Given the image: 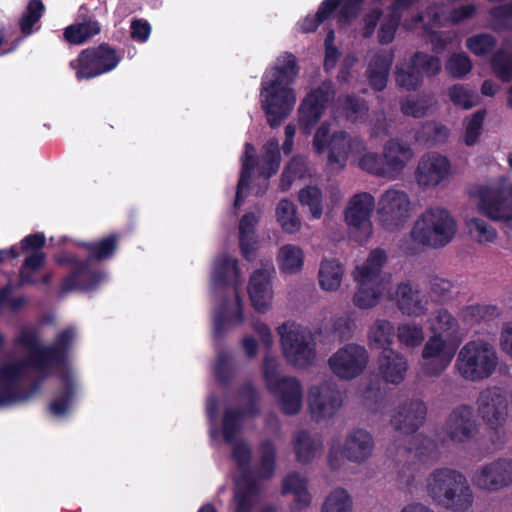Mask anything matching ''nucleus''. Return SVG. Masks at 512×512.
Instances as JSON below:
<instances>
[{
    "instance_id": "1",
    "label": "nucleus",
    "mask_w": 512,
    "mask_h": 512,
    "mask_svg": "<svg viewBox=\"0 0 512 512\" xmlns=\"http://www.w3.org/2000/svg\"><path fill=\"white\" fill-rule=\"evenodd\" d=\"M39 337L38 328L25 326L20 330L16 344L29 351L30 365L40 373L46 375L52 368H64L58 374L61 390L48 407L53 416L62 417L70 411L77 395V384L68 368V355L75 334L70 328L64 329L57 334L54 342L49 346L41 345Z\"/></svg>"
},
{
    "instance_id": "2",
    "label": "nucleus",
    "mask_w": 512,
    "mask_h": 512,
    "mask_svg": "<svg viewBox=\"0 0 512 512\" xmlns=\"http://www.w3.org/2000/svg\"><path fill=\"white\" fill-rule=\"evenodd\" d=\"M299 74L297 58L290 52L278 56L271 72L261 82L262 109L267 123L276 128L290 115L296 94L292 87Z\"/></svg>"
},
{
    "instance_id": "3",
    "label": "nucleus",
    "mask_w": 512,
    "mask_h": 512,
    "mask_svg": "<svg viewBox=\"0 0 512 512\" xmlns=\"http://www.w3.org/2000/svg\"><path fill=\"white\" fill-rule=\"evenodd\" d=\"M427 487L433 500L447 509L464 512L472 505V490L465 476L456 470L437 469L428 479Z\"/></svg>"
},
{
    "instance_id": "4",
    "label": "nucleus",
    "mask_w": 512,
    "mask_h": 512,
    "mask_svg": "<svg viewBox=\"0 0 512 512\" xmlns=\"http://www.w3.org/2000/svg\"><path fill=\"white\" fill-rule=\"evenodd\" d=\"M260 461L257 478L237 480L233 493V512H254L261 496V480H270L276 469V447L266 439L259 444Z\"/></svg>"
},
{
    "instance_id": "5",
    "label": "nucleus",
    "mask_w": 512,
    "mask_h": 512,
    "mask_svg": "<svg viewBox=\"0 0 512 512\" xmlns=\"http://www.w3.org/2000/svg\"><path fill=\"white\" fill-rule=\"evenodd\" d=\"M499 357L495 347L484 340H471L460 349L455 367L462 378L480 382L497 370Z\"/></svg>"
},
{
    "instance_id": "6",
    "label": "nucleus",
    "mask_w": 512,
    "mask_h": 512,
    "mask_svg": "<svg viewBox=\"0 0 512 512\" xmlns=\"http://www.w3.org/2000/svg\"><path fill=\"white\" fill-rule=\"evenodd\" d=\"M456 224L450 213L443 208L426 209L414 223L410 236L422 246L442 248L454 237Z\"/></svg>"
},
{
    "instance_id": "7",
    "label": "nucleus",
    "mask_w": 512,
    "mask_h": 512,
    "mask_svg": "<svg viewBox=\"0 0 512 512\" xmlns=\"http://www.w3.org/2000/svg\"><path fill=\"white\" fill-rule=\"evenodd\" d=\"M386 261V252L377 248L369 253L362 266L356 267L354 279L358 283V291L354 295L353 302L358 308L367 309L378 303L384 290L381 272Z\"/></svg>"
},
{
    "instance_id": "8",
    "label": "nucleus",
    "mask_w": 512,
    "mask_h": 512,
    "mask_svg": "<svg viewBox=\"0 0 512 512\" xmlns=\"http://www.w3.org/2000/svg\"><path fill=\"white\" fill-rule=\"evenodd\" d=\"M55 263L59 266H70V272L61 279L58 294L64 297L67 294L79 291L92 292L105 281L104 271L94 267H88V260L80 259L77 255L62 252L55 256Z\"/></svg>"
},
{
    "instance_id": "9",
    "label": "nucleus",
    "mask_w": 512,
    "mask_h": 512,
    "mask_svg": "<svg viewBox=\"0 0 512 512\" xmlns=\"http://www.w3.org/2000/svg\"><path fill=\"white\" fill-rule=\"evenodd\" d=\"M280 342L288 363L298 368L311 366L317 356L316 341L311 331L293 321L277 328Z\"/></svg>"
},
{
    "instance_id": "10",
    "label": "nucleus",
    "mask_w": 512,
    "mask_h": 512,
    "mask_svg": "<svg viewBox=\"0 0 512 512\" xmlns=\"http://www.w3.org/2000/svg\"><path fill=\"white\" fill-rule=\"evenodd\" d=\"M123 59V51L103 42L97 46L83 49L70 67L75 70L78 81L90 80L113 71Z\"/></svg>"
},
{
    "instance_id": "11",
    "label": "nucleus",
    "mask_w": 512,
    "mask_h": 512,
    "mask_svg": "<svg viewBox=\"0 0 512 512\" xmlns=\"http://www.w3.org/2000/svg\"><path fill=\"white\" fill-rule=\"evenodd\" d=\"M335 94L334 84L330 80L323 81L305 94L297 109L298 127L302 135L308 136L312 133L334 101Z\"/></svg>"
},
{
    "instance_id": "12",
    "label": "nucleus",
    "mask_w": 512,
    "mask_h": 512,
    "mask_svg": "<svg viewBox=\"0 0 512 512\" xmlns=\"http://www.w3.org/2000/svg\"><path fill=\"white\" fill-rule=\"evenodd\" d=\"M479 199V211L493 221L512 220V184L504 180L490 185H478L472 193Z\"/></svg>"
},
{
    "instance_id": "13",
    "label": "nucleus",
    "mask_w": 512,
    "mask_h": 512,
    "mask_svg": "<svg viewBox=\"0 0 512 512\" xmlns=\"http://www.w3.org/2000/svg\"><path fill=\"white\" fill-rule=\"evenodd\" d=\"M28 366H31L29 357L0 365V405L25 401L39 390L38 381L29 390L22 389L20 385Z\"/></svg>"
},
{
    "instance_id": "14",
    "label": "nucleus",
    "mask_w": 512,
    "mask_h": 512,
    "mask_svg": "<svg viewBox=\"0 0 512 512\" xmlns=\"http://www.w3.org/2000/svg\"><path fill=\"white\" fill-rule=\"evenodd\" d=\"M477 405L483 420L497 436V441L491 439L492 443L497 447L502 446L505 440L500 435L499 428L504 425L508 415V403L505 391L497 386L488 387L480 392Z\"/></svg>"
},
{
    "instance_id": "15",
    "label": "nucleus",
    "mask_w": 512,
    "mask_h": 512,
    "mask_svg": "<svg viewBox=\"0 0 512 512\" xmlns=\"http://www.w3.org/2000/svg\"><path fill=\"white\" fill-rule=\"evenodd\" d=\"M364 0H323L315 15H307L300 23L301 31L312 33L328 20L339 8L337 22L339 24L351 23L359 14Z\"/></svg>"
},
{
    "instance_id": "16",
    "label": "nucleus",
    "mask_w": 512,
    "mask_h": 512,
    "mask_svg": "<svg viewBox=\"0 0 512 512\" xmlns=\"http://www.w3.org/2000/svg\"><path fill=\"white\" fill-rule=\"evenodd\" d=\"M368 363L367 350L357 344H347L328 360L331 371L340 379L350 380L359 376Z\"/></svg>"
},
{
    "instance_id": "17",
    "label": "nucleus",
    "mask_w": 512,
    "mask_h": 512,
    "mask_svg": "<svg viewBox=\"0 0 512 512\" xmlns=\"http://www.w3.org/2000/svg\"><path fill=\"white\" fill-rule=\"evenodd\" d=\"M456 347L435 334L428 339L422 350L423 372L428 376H439L452 362Z\"/></svg>"
},
{
    "instance_id": "18",
    "label": "nucleus",
    "mask_w": 512,
    "mask_h": 512,
    "mask_svg": "<svg viewBox=\"0 0 512 512\" xmlns=\"http://www.w3.org/2000/svg\"><path fill=\"white\" fill-rule=\"evenodd\" d=\"M308 404L317 421L330 418L342 404L341 393L335 384L324 382L309 389Z\"/></svg>"
},
{
    "instance_id": "19",
    "label": "nucleus",
    "mask_w": 512,
    "mask_h": 512,
    "mask_svg": "<svg viewBox=\"0 0 512 512\" xmlns=\"http://www.w3.org/2000/svg\"><path fill=\"white\" fill-rule=\"evenodd\" d=\"M474 483L487 491L509 486L512 483V459L498 458L482 466L474 475Z\"/></svg>"
},
{
    "instance_id": "20",
    "label": "nucleus",
    "mask_w": 512,
    "mask_h": 512,
    "mask_svg": "<svg viewBox=\"0 0 512 512\" xmlns=\"http://www.w3.org/2000/svg\"><path fill=\"white\" fill-rule=\"evenodd\" d=\"M411 202L406 192L397 189H388L378 202V214L383 222L398 226L410 216Z\"/></svg>"
},
{
    "instance_id": "21",
    "label": "nucleus",
    "mask_w": 512,
    "mask_h": 512,
    "mask_svg": "<svg viewBox=\"0 0 512 512\" xmlns=\"http://www.w3.org/2000/svg\"><path fill=\"white\" fill-rule=\"evenodd\" d=\"M445 431L448 437L459 443L470 441L478 432L474 409L469 405H460L449 414Z\"/></svg>"
},
{
    "instance_id": "22",
    "label": "nucleus",
    "mask_w": 512,
    "mask_h": 512,
    "mask_svg": "<svg viewBox=\"0 0 512 512\" xmlns=\"http://www.w3.org/2000/svg\"><path fill=\"white\" fill-rule=\"evenodd\" d=\"M267 389L276 398L285 415H295L300 411L303 391L297 378L281 377L277 381L270 382Z\"/></svg>"
},
{
    "instance_id": "23",
    "label": "nucleus",
    "mask_w": 512,
    "mask_h": 512,
    "mask_svg": "<svg viewBox=\"0 0 512 512\" xmlns=\"http://www.w3.org/2000/svg\"><path fill=\"white\" fill-rule=\"evenodd\" d=\"M46 244V237L43 232H36L25 236L20 241V254L25 253L26 257L20 267L21 282L33 283L32 279L25 273L26 268L30 270H40L46 262V253L43 248Z\"/></svg>"
},
{
    "instance_id": "24",
    "label": "nucleus",
    "mask_w": 512,
    "mask_h": 512,
    "mask_svg": "<svg viewBox=\"0 0 512 512\" xmlns=\"http://www.w3.org/2000/svg\"><path fill=\"white\" fill-rule=\"evenodd\" d=\"M274 272L273 267L261 268L255 270L250 276L247 291L253 308L259 313H265L271 305L273 298L271 278Z\"/></svg>"
},
{
    "instance_id": "25",
    "label": "nucleus",
    "mask_w": 512,
    "mask_h": 512,
    "mask_svg": "<svg viewBox=\"0 0 512 512\" xmlns=\"http://www.w3.org/2000/svg\"><path fill=\"white\" fill-rule=\"evenodd\" d=\"M374 205V197L363 192L351 198L345 211V220L348 226L362 230L364 238H368L371 234L370 216Z\"/></svg>"
},
{
    "instance_id": "26",
    "label": "nucleus",
    "mask_w": 512,
    "mask_h": 512,
    "mask_svg": "<svg viewBox=\"0 0 512 512\" xmlns=\"http://www.w3.org/2000/svg\"><path fill=\"white\" fill-rule=\"evenodd\" d=\"M427 414L425 403L419 399L410 400L399 406L392 416L391 424L396 431L403 434H414L424 423Z\"/></svg>"
},
{
    "instance_id": "27",
    "label": "nucleus",
    "mask_w": 512,
    "mask_h": 512,
    "mask_svg": "<svg viewBox=\"0 0 512 512\" xmlns=\"http://www.w3.org/2000/svg\"><path fill=\"white\" fill-rule=\"evenodd\" d=\"M450 172L447 157L439 154L424 155L416 169V179L420 186L433 187L442 182Z\"/></svg>"
},
{
    "instance_id": "28",
    "label": "nucleus",
    "mask_w": 512,
    "mask_h": 512,
    "mask_svg": "<svg viewBox=\"0 0 512 512\" xmlns=\"http://www.w3.org/2000/svg\"><path fill=\"white\" fill-rule=\"evenodd\" d=\"M121 235L110 233L94 241H73V244L87 252L88 267L93 262H105L111 260L119 249Z\"/></svg>"
},
{
    "instance_id": "29",
    "label": "nucleus",
    "mask_w": 512,
    "mask_h": 512,
    "mask_svg": "<svg viewBox=\"0 0 512 512\" xmlns=\"http://www.w3.org/2000/svg\"><path fill=\"white\" fill-rule=\"evenodd\" d=\"M383 155L389 173V179H395L413 158L414 152L409 144L399 139H390L383 147Z\"/></svg>"
},
{
    "instance_id": "30",
    "label": "nucleus",
    "mask_w": 512,
    "mask_h": 512,
    "mask_svg": "<svg viewBox=\"0 0 512 512\" xmlns=\"http://www.w3.org/2000/svg\"><path fill=\"white\" fill-rule=\"evenodd\" d=\"M374 440L364 429H354L345 440L343 454L351 462L362 463L372 454Z\"/></svg>"
},
{
    "instance_id": "31",
    "label": "nucleus",
    "mask_w": 512,
    "mask_h": 512,
    "mask_svg": "<svg viewBox=\"0 0 512 512\" xmlns=\"http://www.w3.org/2000/svg\"><path fill=\"white\" fill-rule=\"evenodd\" d=\"M379 373L386 382L399 384L407 371V361L391 348H384L378 358Z\"/></svg>"
},
{
    "instance_id": "32",
    "label": "nucleus",
    "mask_w": 512,
    "mask_h": 512,
    "mask_svg": "<svg viewBox=\"0 0 512 512\" xmlns=\"http://www.w3.org/2000/svg\"><path fill=\"white\" fill-rule=\"evenodd\" d=\"M240 277L238 260L224 254L214 261L212 281L216 287L236 286Z\"/></svg>"
},
{
    "instance_id": "33",
    "label": "nucleus",
    "mask_w": 512,
    "mask_h": 512,
    "mask_svg": "<svg viewBox=\"0 0 512 512\" xmlns=\"http://www.w3.org/2000/svg\"><path fill=\"white\" fill-rule=\"evenodd\" d=\"M281 493L283 495L294 494L295 499L291 506V510L294 512H300L311 503V495L307 490V482L297 472L289 473L284 477Z\"/></svg>"
},
{
    "instance_id": "34",
    "label": "nucleus",
    "mask_w": 512,
    "mask_h": 512,
    "mask_svg": "<svg viewBox=\"0 0 512 512\" xmlns=\"http://www.w3.org/2000/svg\"><path fill=\"white\" fill-rule=\"evenodd\" d=\"M258 219L252 212L245 213L239 221V247L243 258L252 261L256 250V225Z\"/></svg>"
},
{
    "instance_id": "35",
    "label": "nucleus",
    "mask_w": 512,
    "mask_h": 512,
    "mask_svg": "<svg viewBox=\"0 0 512 512\" xmlns=\"http://www.w3.org/2000/svg\"><path fill=\"white\" fill-rule=\"evenodd\" d=\"M255 147L253 144L246 142L245 151L242 156L241 170L239 180L236 187V194L234 199V207L239 208L244 202L243 190L250 186L252 172L257 165V157L255 155Z\"/></svg>"
},
{
    "instance_id": "36",
    "label": "nucleus",
    "mask_w": 512,
    "mask_h": 512,
    "mask_svg": "<svg viewBox=\"0 0 512 512\" xmlns=\"http://www.w3.org/2000/svg\"><path fill=\"white\" fill-rule=\"evenodd\" d=\"M397 307L408 316H420L426 312V307L420 299L418 290H414L409 283H400L396 289Z\"/></svg>"
},
{
    "instance_id": "37",
    "label": "nucleus",
    "mask_w": 512,
    "mask_h": 512,
    "mask_svg": "<svg viewBox=\"0 0 512 512\" xmlns=\"http://www.w3.org/2000/svg\"><path fill=\"white\" fill-rule=\"evenodd\" d=\"M281 154L277 141L271 140L264 146V153L261 158V164L259 166V174L268 181L273 175H275L280 167ZM268 188V182L265 183L264 188H260L257 192V196H262Z\"/></svg>"
},
{
    "instance_id": "38",
    "label": "nucleus",
    "mask_w": 512,
    "mask_h": 512,
    "mask_svg": "<svg viewBox=\"0 0 512 512\" xmlns=\"http://www.w3.org/2000/svg\"><path fill=\"white\" fill-rule=\"evenodd\" d=\"M501 314L500 309L492 304L468 305L461 309L460 317L469 326L496 319Z\"/></svg>"
},
{
    "instance_id": "39",
    "label": "nucleus",
    "mask_w": 512,
    "mask_h": 512,
    "mask_svg": "<svg viewBox=\"0 0 512 512\" xmlns=\"http://www.w3.org/2000/svg\"><path fill=\"white\" fill-rule=\"evenodd\" d=\"M391 64L392 59L384 55H378L370 62L367 74L373 90L380 92L386 88Z\"/></svg>"
},
{
    "instance_id": "40",
    "label": "nucleus",
    "mask_w": 512,
    "mask_h": 512,
    "mask_svg": "<svg viewBox=\"0 0 512 512\" xmlns=\"http://www.w3.org/2000/svg\"><path fill=\"white\" fill-rule=\"evenodd\" d=\"M251 417L248 412L242 408H227L222 417V435L226 443L231 444L236 436L241 432L242 424L245 418Z\"/></svg>"
},
{
    "instance_id": "41",
    "label": "nucleus",
    "mask_w": 512,
    "mask_h": 512,
    "mask_svg": "<svg viewBox=\"0 0 512 512\" xmlns=\"http://www.w3.org/2000/svg\"><path fill=\"white\" fill-rule=\"evenodd\" d=\"M343 267L335 259H324L321 262L318 278L320 287L326 291H335L340 287Z\"/></svg>"
},
{
    "instance_id": "42",
    "label": "nucleus",
    "mask_w": 512,
    "mask_h": 512,
    "mask_svg": "<svg viewBox=\"0 0 512 512\" xmlns=\"http://www.w3.org/2000/svg\"><path fill=\"white\" fill-rule=\"evenodd\" d=\"M348 137L349 135L345 131H336L331 135L327 147L330 164H337L340 168L346 165L350 152Z\"/></svg>"
},
{
    "instance_id": "43",
    "label": "nucleus",
    "mask_w": 512,
    "mask_h": 512,
    "mask_svg": "<svg viewBox=\"0 0 512 512\" xmlns=\"http://www.w3.org/2000/svg\"><path fill=\"white\" fill-rule=\"evenodd\" d=\"M450 135V130L443 124L435 121L425 122L415 134L416 140L427 146L445 143Z\"/></svg>"
},
{
    "instance_id": "44",
    "label": "nucleus",
    "mask_w": 512,
    "mask_h": 512,
    "mask_svg": "<svg viewBox=\"0 0 512 512\" xmlns=\"http://www.w3.org/2000/svg\"><path fill=\"white\" fill-rule=\"evenodd\" d=\"M100 24L96 20H88L68 26L64 30V39L70 43L79 45L100 33Z\"/></svg>"
},
{
    "instance_id": "45",
    "label": "nucleus",
    "mask_w": 512,
    "mask_h": 512,
    "mask_svg": "<svg viewBox=\"0 0 512 512\" xmlns=\"http://www.w3.org/2000/svg\"><path fill=\"white\" fill-rule=\"evenodd\" d=\"M277 222L284 232L293 234L299 231L301 221L296 214L295 204L288 200L282 199L276 207Z\"/></svg>"
},
{
    "instance_id": "46",
    "label": "nucleus",
    "mask_w": 512,
    "mask_h": 512,
    "mask_svg": "<svg viewBox=\"0 0 512 512\" xmlns=\"http://www.w3.org/2000/svg\"><path fill=\"white\" fill-rule=\"evenodd\" d=\"M232 459L241 471L237 480L257 478V472L254 474L251 469L252 451L248 443L243 441L235 443L232 449Z\"/></svg>"
},
{
    "instance_id": "47",
    "label": "nucleus",
    "mask_w": 512,
    "mask_h": 512,
    "mask_svg": "<svg viewBox=\"0 0 512 512\" xmlns=\"http://www.w3.org/2000/svg\"><path fill=\"white\" fill-rule=\"evenodd\" d=\"M45 11L41 0H29L19 19V28L23 36L27 37L34 32V26L40 21Z\"/></svg>"
},
{
    "instance_id": "48",
    "label": "nucleus",
    "mask_w": 512,
    "mask_h": 512,
    "mask_svg": "<svg viewBox=\"0 0 512 512\" xmlns=\"http://www.w3.org/2000/svg\"><path fill=\"white\" fill-rule=\"evenodd\" d=\"M394 327L388 320L378 319L369 331V340L373 348H390Z\"/></svg>"
},
{
    "instance_id": "49",
    "label": "nucleus",
    "mask_w": 512,
    "mask_h": 512,
    "mask_svg": "<svg viewBox=\"0 0 512 512\" xmlns=\"http://www.w3.org/2000/svg\"><path fill=\"white\" fill-rule=\"evenodd\" d=\"M243 322V312L241 308V300L237 295V307L228 313L224 306L217 312L214 319L213 333L216 338H221L227 329L228 324H241Z\"/></svg>"
},
{
    "instance_id": "50",
    "label": "nucleus",
    "mask_w": 512,
    "mask_h": 512,
    "mask_svg": "<svg viewBox=\"0 0 512 512\" xmlns=\"http://www.w3.org/2000/svg\"><path fill=\"white\" fill-rule=\"evenodd\" d=\"M317 445L307 430H300L294 437V452L297 461L303 464L310 463L316 453Z\"/></svg>"
},
{
    "instance_id": "51",
    "label": "nucleus",
    "mask_w": 512,
    "mask_h": 512,
    "mask_svg": "<svg viewBox=\"0 0 512 512\" xmlns=\"http://www.w3.org/2000/svg\"><path fill=\"white\" fill-rule=\"evenodd\" d=\"M279 265L284 273L293 274L303 266V252L299 247L287 244L280 248Z\"/></svg>"
},
{
    "instance_id": "52",
    "label": "nucleus",
    "mask_w": 512,
    "mask_h": 512,
    "mask_svg": "<svg viewBox=\"0 0 512 512\" xmlns=\"http://www.w3.org/2000/svg\"><path fill=\"white\" fill-rule=\"evenodd\" d=\"M302 206H307L314 219H319L323 213V194L319 187L308 185L298 193Z\"/></svg>"
},
{
    "instance_id": "53",
    "label": "nucleus",
    "mask_w": 512,
    "mask_h": 512,
    "mask_svg": "<svg viewBox=\"0 0 512 512\" xmlns=\"http://www.w3.org/2000/svg\"><path fill=\"white\" fill-rule=\"evenodd\" d=\"M396 83L407 91H416L423 83L422 73L411 61L406 68H398L395 72Z\"/></svg>"
},
{
    "instance_id": "54",
    "label": "nucleus",
    "mask_w": 512,
    "mask_h": 512,
    "mask_svg": "<svg viewBox=\"0 0 512 512\" xmlns=\"http://www.w3.org/2000/svg\"><path fill=\"white\" fill-rule=\"evenodd\" d=\"M338 104L348 120L356 121L368 111L366 102L354 95H341L338 97Z\"/></svg>"
},
{
    "instance_id": "55",
    "label": "nucleus",
    "mask_w": 512,
    "mask_h": 512,
    "mask_svg": "<svg viewBox=\"0 0 512 512\" xmlns=\"http://www.w3.org/2000/svg\"><path fill=\"white\" fill-rule=\"evenodd\" d=\"M411 63L418 68L423 75L435 77L441 72L439 57L425 52L417 51L411 56Z\"/></svg>"
},
{
    "instance_id": "56",
    "label": "nucleus",
    "mask_w": 512,
    "mask_h": 512,
    "mask_svg": "<svg viewBox=\"0 0 512 512\" xmlns=\"http://www.w3.org/2000/svg\"><path fill=\"white\" fill-rule=\"evenodd\" d=\"M352 500L343 488L333 490L326 498L321 512H351Z\"/></svg>"
},
{
    "instance_id": "57",
    "label": "nucleus",
    "mask_w": 512,
    "mask_h": 512,
    "mask_svg": "<svg viewBox=\"0 0 512 512\" xmlns=\"http://www.w3.org/2000/svg\"><path fill=\"white\" fill-rule=\"evenodd\" d=\"M491 67L502 82L512 80V56L504 49H498L491 58Z\"/></svg>"
},
{
    "instance_id": "58",
    "label": "nucleus",
    "mask_w": 512,
    "mask_h": 512,
    "mask_svg": "<svg viewBox=\"0 0 512 512\" xmlns=\"http://www.w3.org/2000/svg\"><path fill=\"white\" fill-rule=\"evenodd\" d=\"M472 69V62L465 53H453L445 63V70L453 79H462Z\"/></svg>"
},
{
    "instance_id": "59",
    "label": "nucleus",
    "mask_w": 512,
    "mask_h": 512,
    "mask_svg": "<svg viewBox=\"0 0 512 512\" xmlns=\"http://www.w3.org/2000/svg\"><path fill=\"white\" fill-rule=\"evenodd\" d=\"M497 45L496 38L489 33H480L467 38L466 47L476 56H485Z\"/></svg>"
},
{
    "instance_id": "60",
    "label": "nucleus",
    "mask_w": 512,
    "mask_h": 512,
    "mask_svg": "<svg viewBox=\"0 0 512 512\" xmlns=\"http://www.w3.org/2000/svg\"><path fill=\"white\" fill-rule=\"evenodd\" d=\"M359 166L362 170L381 177L389 178V173L385 163L384 155L368 152L359 160Z\"/></svg>"
},
{
    "instance_id": "61",
    "label": "nucleus",
    "mask_w": 512,
    "mask_h": 512,
    "mask_svg": "<svg viewBox=\"0 0 512 512\" xmlns=\"http://www.w3.org/2000/svg\"><path fill=\"white\" fill-rule=\"evenodd\" d=\"M469 233L479 243L492 242L497 236V231L485 220L481 218H471L467 222Z\"/></svg>"
},
{
    "instance_id": "62",
    "label": "nucleus",
    "mask_w": 512,
    "mask_h": 512,
    "mask_svg": "<svg viewBox=\"0 0 512 512\" xmlns=\"http://www.w3.org/2000/svg\"><path fill=\"white\" fill-rule=\"evenodd\" d=\"M398 340L407 347H417L424 340L423 328L421 325L406 323L398 327Z\"/></svg>"
},
{
    "instance_id": "63",
    "label": "nucleus",
    "mask_w": 512,
    "mask_h": 512,
    "mask_svg": "<svg viewBox=\"0 0 512 512\" xmlns=\"http://www.w3.org/2000/svg\"><path fill=\"white\" fill-rule=\"evenodd\" d=\"M458 328L457 319L448 310L441 308L435 312L433 329L437 332L436 334L453 336L457 334Z\"/></svg>"
},
{
    "instance_id": "64",
    "label": "nucleus",
    "mask_w": 512,
    "mask_h": 512,
    "mask_svg": "<svg viewBox=\"0 0 512 512\" xmlns=\"http://www.w3.org/2000/svg\"><path fill=\"white\" fill-rule=\"evenodd\" d=\"M448 97L454 106L470 109L475 105L474 93L462 84H454L448 88Z\"/></svg>"
}]
</instances>
